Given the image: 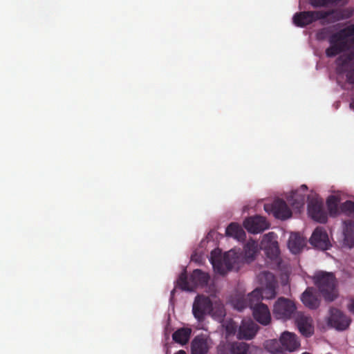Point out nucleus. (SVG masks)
I'll use <instances>...</instances> for the list:
<instances>
[{
	"instance_id": "a18cd8bd",
	"label": "nucleus",
	"mask_w": 354,
	"mask_h": 354,
	"mask_svg": "<svg viewBox=\"0 0 354 354\" xmlns=\"http://www.w3.org/2000/svg\"><path fill=\"white\" fill-rule=\"evenodd\" d=\"M302 354H310V353H309L308 352H305V353H303Z\"/></svg>"
},
{
	"instance_id": "c85d7f7f",
	"label": "nucleus",
	"mask_w": 354,
	"mask_h": 354,
	"mask_svg": "<svg viewBox=\"0 0 354 354\" xmlns=\"http://www.w3.org/2000/svg\"><path fill=\"white\" fill-rule=\"evenodd\" d=\"M232 304L234 308L239 311H241L245 308L249 307L251 308L250 294L248 295L247 297H238L232 299Z\"/></svg>"
},
{
	"instance_id": "4be33fe9",
	"label": "nucleus",
	"mask_w": 354,
	"mask_h": 354,
	"mask_svg": "<svg viewBox=\"0 0 354 354\" xmlns=\"http://www.w3.org/2000/svg\"><path fill=\"white\" fill-rule=\"evenodd\" d=\"M306 241L299 233H292L290 236L288 246L293 254H298L305 246Z\"/></svg>"
},
{
	"instance_id": "79ce46f5",
	"label": "nucleus",
	"mask_w": 354,
	"mask_h": 354,
	"mask_svg": "<svg viewBox=\"0 0 354 354\" xmlns=\"http://www.w3.org/2000/svg\"><path fill=\"white\" fill-rule=\"evenodd\" d=\"M300 189H302L303 191H306L307 190V186L306 185H302Z\"/></svg>"
},
{
	"instance_id": "473e14b6",
	"label": "nucleus",
	"mask_w": 354,
	"mask_h": 354,
	"mask_svg": "<svg viewBox=\"0 0 354 354\" xmlns=\"http://www.w3.org/2000/svg\"><path fill=\"white\" fill-rule=\"evenodd\" d=\"M218 354H232V342H221L217 347Z\"/></svg>"
},
{
	"instance_id": "f03ea898",
	"label": "nucleus",
	"mask_w": 354,
	"mask_h": 354,
	"mask_svg": "<svg viewBox=\"0 0 354 354\" xmlns=\"http://www.w3.org/2000/svg\"><path fill=\"white\" fill-rule=\"evenodd\" d=\"M314 283L326 301H333L337 297L336 280L331 272L320 271L313 277Z\"/></svg>"
},
{
	"instance_id": "bb28decb",
	"label": "nucleus",
	"mask_w": 354,
	"mask_h": 354,
	"mask_svg": "<svg viewBox=\"0 0 354 354\" xmlns=\"http://www.w3.org/2000/svg\"><path fill=\"white\" fill-rule=\"evenodd\" d=\"M339 198L338 196L334 195L328 196L326 201V205L330 216H335L339 214Z\"/></svg>"
},
{
	"instance_id": "a878e982",
	"label": "nucleus",
	"mask_w": 354,
	"mask_h": 354,
	"mask_svg": "<svg viewBox=\"0 0 354 354\" xmlns=\"http://www.w3.org/2000/svg\"><path fill=\"white\" fill-rule=\"evenodd\" d=\"M322 13V19L329 18L330 22H335L342 20L345 18L344 12L342 10L332 9L330 10H320Z\"/></svg>"
},
{
	"instance_id": "2f4dec72",
	"label": "nucleus",
	"mask_w": 354,
	"mask_h": 354,
	"mask_svg": "<svg viewBox=\"0 0 354 354\" xmlns=\"http://www.w3.org/2000/svg\"><path fill=\"white\" fill-rule=\"evenodd\" d=\"M333 34L331 27H325L319 29L316 33V39L319 41L329 40V37Z\"/></svg>"
},
{
	"instance_id": "9b49d317",
	"label": "nucleus",
	"mask_w": 354,
	"mask_h": 354,
	"mask_svg": "<svg viewBox=\"0 0 354 354\" xmlns=\"http://www.w3.org/2000/svg\"><path fill=\"white\" fill-rule=\"evenodd\" d=\"M243 226L248 232L258 234L269 228L270 224L265 217L257 215L247 218L243 222Z\"/></svg>"
},
{
	"instance_id": "b1692460",
	"label": "nucleus",
	"mask_w": 354,
	"mask_h": 354,
	"mask_svg": "<svg viewBox=\"0 0 354 354\" xmlns=\"http://www.w3.org/2000/svg\"><path fill=\"white\" fill-rule=\"evenodd\" d=\"M227 236H232L238 241H243L245 239V232L241 225L236 223H230L225 230Z\"/></svg>"
},
{
	"instance_id": "412c9836",
	"label": "nucleus",
	"mask_w": 354,
	"mask_h": 354,
	"mask_svg": "<svg viewBox=\"0 0 354 354\" xmlns=\"http://www.w3.org/2000/svg\"><path fill=\"white\" fill-rule=\"evenodd\" d=\"M279 341L283 348L289 351H294L300 346L296 335L290 332H284Z\"/></svg>"
},
{
	"instance_id": "4c0bfd02",
	"label": "nucleus",
	"mask_w": 354,
	"mask_h": 354,
	"mask_svg": "<svg viewBox=\"0 0 354 354\" xmlns=\"http://www.w3.org/2000/svg\"><path fill=\"white\" fill-rule=\"evenodd\" d=\"M262 350L261 348L249 344L247 354H261Z\"/></svg>"
},
{
	"instance_id": "cd10ccee",
	"label": "nucleus",
	"mask_w": 354,
	"mask_h": 354,
	"mask_svg": "<svg viewBox=\"0 0 354 354\" xmlns=\"http://www.w3.org/2000/svg\"><path fill=\"white\" fill-rule=\"evenodd\" d=\"M259 281L262 286L277 285L274 275L269 271H263L258 276Z\"/></svg>"
},
{
	"instance_id": "1a4fd4ad",
	"label": "nucleus",
	"mask_w": 354,
	"mask_h": 354,
	"mask_svg": "<svg viewBox=\"0 0 354 354\" xmlns=\"http://www.w3.org/2000/svg\"><path fill=\"white\" fill-rule=\"evenodd\" d=\"M322 17L323 16H322L320 10L301 11L296 12L293 15L292 21L296 26L304 28L321 20Z\"/></svg>"
},
{
	"instance_id": "423d86ee",
	"label": "nucleus",
	"mask_w": 354,
	"mask_h": 354,
	"mask_svg": "<svg viewBox=\"0 0 354 354\" xmlns=\"http://www.w3.org/2000/svg\"><path fill=\"white\" fill-rule=\"evenodd\" d=\"M192 312L198 322H203L207 314H213V304L208 297L198 295L193 304Z\"/></svg>"
},
{
	"instance_id": "7ed1b4c3",
	"label": "nucleus",
	"mask_w": 354,
	"mask_h": 354,
	"mask_svg": "<svg viewBox=\"0 0 354 354\" xmlns=\"http://www.w3.org/2000/svg\"><path fill=\"white\" fill-rule=\"evenodd\" d=\"M209 278L208 273L196 269L192 272L188 280L186 271H184L178 277V284L183 290L192 291L198 286L204 287L207 286Z\"/></svg>"
},
{
	"instance_id": "39448f33",
	"label": "nucleus",
	"mask_w": 354,
	"mask_h": 354,
	"mask_svg": "<svg viewBox=\"0 0 354 354\" xmlns=\"http://www.w3.org/2000/svg\"><path fill=\"white\" fill-rule=\"evenodd\" d=\"M296 309L293 301L284 297H279L274 305L273 315L278 319L287 320L292 317Z\"/></svg>"
},
{
	"instance_id": "e433bc0d",
	"label": "nucleus",
	"mask_w": 354,
	"mask_h": 354,
	"mask_svg": "<svg viewBox=\"0 0 354 354\" xmlns=\"http://www.w3.org/2000/svg\"><path fill=\"white\" fill-rule=\"evenodd\" d=\"M308 3L314 8H325L329 5L328 0H308Z\"/></svg>"
},
{
	"instance_id": "f704fd0d",
	"label": "nucleus",
	"mask_w": 354,
	"mask_h": 354,
	"mask_svg": "<svg viewBox=\"0 0 354 354\" xmlns=\"http://www.w3.org/2000/svg\"><path fill=\"white\" fill-rule=\"evenodd\" d=\"M340 208L342 212H345L348 216L354 217V202L346 201L342 204Z\"/></svg>"
},
{
	"instance_id": "c03bdc74",
	"label": "nucleus",
	"mask_w": 354,
	"mask_h": 354,
	"mask_svg": "<svg viewBox=\"0 0 354 354\" xmlns=\"http://www.w3.org/2000/svg\"><path fill=\"white\" fill-rule=\"evenodd\" d=\"M350 107L354 111V100L351 102Z\"/></svg>"
},
{
	"instance_id": "c9c22d12",
	"label": "nucleus",
	"mask_w": 354,
	"mask_h": 354,
	"mask_svg": "<svg viewBox=\"0 0 354 354\" xmlns=\"http://www.w3.org/2000/svg\"><path fill=\"white\" fill-rule=\"evenodd\" d=\"M245 250L248 257H252L257 251V243L255 241H249L245 245Z\"/></svg>"
},
{
	"instance_id": "7c9ffc66",
	"label": "nucleus",
	"mask_w": 354,
	"mask_h": 354,
	"mask_svg": "<svg viewBox=\"0 0 354 354\" xmlns=\"http://www.w3.org/2000/svg\"><path fill=\"white\" fill-rule=\"evenodd\" d=\"M249 344L245 342H232V354H247Z\"/></svg>"
},
{
	"instance_id": "a19ab883",
	"label": "nucleus",
	"mask_w": 354,
	"mask_h": 354,
	"mask_svg": "<svg viewBox=\"0 0 354 354\" xmlns=\"http://www.w3.org/2000/svg\"><path fill=\"white\" fill-rule=\"evenodd\" d=\"M328 4L340 2L342 0H328Z\"/></svg>"
},
{
	"instance_id": "4468645a",
	"label": "nucleus",
	"mask_w": 354,
	"mask_h": 354,
	"mask_svg": "<svg viewBox=\"0 0 354 354\" xmlns=\"http://www.w3.org/2000/svg\"><path fill=\"white\" fill-rule=\"evenodd\" d=\"M277 285H268L254 289L250 293V299L257 302H261L264 299H270L275 297Z\"/></svg>"
},
{
	"instance_id": "6e6552de",
	"label": "nucleus",
	"mask_w": 354,
	"mask_h": 354,
	"mask_svg": "<svg viewBox=\"0 0 354 354\" xmlns=\"http://www.w3.org/2000/svg\"><path fill=\"white\" fill-rule=\"evenodd\" d=\"M264 209L267 212H271L275 218L286 220L292 216V212L286 203L280 198L276 199L272 204H266Z\"/></svg>"
},
{
	"instance_id": "72a5a7b5",
	"label": "nucleus",
	"mask_w": 354,
	"mask_h": 354,
	"mask_svg": "<svg viewBox=\"0 0 354 354\" xmlns=\"http://www.w3.org/2000/svg\"><path fill=\"white\" fill-rule=\"evenodd\" d=\"M225 329L226 337L234 335L237 330V324L232 320H230L225 322L224 325Z\"/></svg>"
},
{
	"instance_id": "a211bd4d",
	"label": "nucleus",
	"mask_w": 354,
	"mask_h": 354,
	"mask_svg": "<svg viewBox=\"0 0 354 354\" xmlns=\"http://www.w3.org/2000/svg\"><path fill=\"white\" fill-rule=\"evenodd\" d=\"M301 299L304 306L310 309H316L320 304L317 292L316 290L312 287L306 288L302 293Z\"/></svg>"
},
{
	"instance_id": "58836bf2",
	"label": "nucleus",
	"mask_w": 354,
	"mask_h": 354,
	"mask_svg": "<svg viewBox=\"0 0 354 354\" xmlns=\"http://www.w3.org/2000/svg\"><path fill=\"white\" fill-rule=\"evenodd\" d=\"M348 310L353 314H354V298L350 300L349 304H348Z\"/></svg>"
},
{
	"instance_id": "393cba45",
	"label": "nucleus",
	"mask_w": 354,
	"mask_h": 354,
	"mask_svg": "<svg viewBox=\"0 0 354 354\" xmlns=\"http://www.w3.org/2000/svg\"><path fill=\"white\" fill-rule=\"evenodd\" d=\"M192 329L189 328H181L176 330L172 335L173 340L181 345L186 344L190 338Z\"/></svg>"
},
{
	"instance_id": "ea45409f",
	"label": "nucleus",
	"mask_w": 354,
	"mask_h": 354,
	"mask_svg": "<svg viewBox=\"0 0 354 354\" xmlns=\"http://www.w3.org/2000/svg\"><path fill=\"white\" fill-rule=\"evenodd\" d=\"M218 311L219 316H221V317L224 316V310H223V306L218 307Z\"/></svg>"
},
{
	"instance_id": "2eb2a0df",
	"label": "nucleus",
	"mask_w": 354,
	"mask_h": 354,
	"mask_svg": "<svg viewBox=\"0 0 354 354\" xmlns=\"http://www.w3.org/2000/svg\"><path fill=\"white\" fill-rule=\"evenodd\" d=\"M296 324L299 332L305 337H310L314 333L313 321L310 316L299 313L296 317Z\"/></svg>"
},
{
	"instance_id": "c756f323",
	"label": "nucleus",
	"mask_w": 354,
	"mask_h": 354,
	"mask_svg": "<svg viewBox=\"0 0 354 354\" xmlns=\"http://www.w3.org/2000/svg\"><path fill=\"white\" fill-rule=\"evenodd\" d=\"M291 198L292 200V205L295 208L299 209L305 203V195L300 194L298 190L292 192Z\"/></svg>"
},
{
	"instance_id": "20e7f679",
	"label": "nucleus",
	"mask_w": 354,
	"mask_h": 354,
	"mask_svg": "<svg viewBox=\"0 0 354 354\" xmlns=\"http://www.w3.org/2000/svg\"><path fill=\"white\" fill-rule=\"evenodd\" d=\"M210 260L214 270L222 275L231 270L236 263L234 254H231V251L225 252L221 256L219 250H214L212 252Z\"/></svg>"
},
{
	"instance_id": "dca6fc26",
	"label": "nucleus",
	"mask_w": 354,
	"mask_h": 354,
	"mask_svg": "<svg viewBox=\"0 0 354 354\" xmlns=\"http://www.w3.org/2000/svg\"><path fill=\"white\" fill-rule=\"evenodd\" d=\"M259 326L252 320H243L237 333L239 339H252L257 334Z\"/></svg>"
},
{
	"instance_id": "ddd939ff",
	"label": "nucleus",
	"mask_w": 354,
	"mask_h": 354,
	"mask_svg": "<svg viewBox=\"0 0 354 354\" xmlns=\"http://www.w3.org/2000/svg\"><path fill=\"white\" fill-rule=\"evenodd\" d=\"M308 211L310 217L321 223H325L328 216L323 207V203L318 199L311 200L308 205Z\"/></svg>"
},
{
	"instance_id": "9d476101",
	"label": "nucleus",
	"mask_w": 354,
	"mask_h": 354,
	"mask_svg": "<svg viewBox=\"0 0 354 354\" xmlns=\"http://www.w3.org/2000/svg\"><path fill=\"white\" fill-rule=\"evenodd\" d=\"M251 309L254 318L262 325L266 326L271 321L270 310L267 305L250 300Z\"/></svg>"
},
{
	"instance_id": "aec40b11",
	"label": "nucleus",
	"mask_w": 354,
	"mask_h": 354,
	"mask_svg": "<svg viewBox=\"0 0 354 354\" xmlns=\"http://www.w3.org/2000/svg\"><path fill=\"white\" fill-rule=\"evenodd\" d=\"M209 349L208 339L204 335L196 336L191 343L192 354H207Z\"/></svg>"
},
{
	"instance_id": "5701e85b",
	"label": "nucleus",
	"mask_w": 354,
	"mask_h": 354,
	"mask_svg": "<svg viewBox=\"0 0 354 354\" xmlns=\"http://www.w3.org/2000/svg\"><path fill=\"white\" fill-rule=\"evenodd\" d=\"M344 245L349 248L354 247V221L347 220L344 222Z\"/></svg>"
},
{
	"instance_id": "f8f14e48",
	"label": "nucleus",
	"mask_w": 354,
	"mask_h": 354,
	"mask_svg": "<svg viewBox=\"0 0 354 354\" xmlns=\"http://www.w3.org/2000/svg\"><path fill=\"white\" fill-rule=\"evenodd\" d=\"M310 243L315 248L322 250H326L331 246L327 232L321 227L315 228L310 239Z\"/></svg>"
},
{
	"instance_id": "f257e3e1",
	"label": "nucleus",
	"mask_w": 354,
	"mask_h": 354,
	"mask_svg": "<svg viewBox=\"0 0 354 354\" xmlns=\"http://www.w3.org/2000/svg\"><path fill=\"white\" fill-rule=\"evenodd\" d=\"M330 46L326 50L328 57H333L348 49L354 44V24L347 26L329 37Z\"/></svg>"
},
{
	"instance_id": "f3484780",
	"label": "nucleus",
	"mask_w": 354,
	"mask_h": 354,
	"mask_svg": "<svg viewBox=\"0 0 354 354\" xmlns=\"http://www.w3.org/2000/svg\"><path fill=\"white\" fill-rule=\"evenodd\" d=\"M275 236L274 232H269L263 236L262 243H266L265 245V251L268 257L274 259L277 257L279 250L278 242L273 240Z\"/></svg>"
},
{
	"instance_id": "6ab92c4d",
	"label": "nucleus",
	"mask_w": 354,
	"mask_h": 354,
	"mask_svg": "<svg viewBox=\"0 0 354 354\" xmlns=\"http://www.w3.org/2000/svg\"><path fill=\"white\" fill-rule=\"evenodd\" d=\"M350 63V58L347 56H339L336 59V71L338 74L346 73V80L349 84H354V68L347 71Z\"/></svg>"
},
{
	"instance_id": "0eeeda50",
	"label": "nucleus",
	"mask_w": 354,
	"mask_h": 354,
	"mask_svg": "<svg viewBox=\"0 0 354 354\" xmlns=\"http://www.w3.org/2000/svg\"><path fill=\"white\" fill-rule=\"evenodd\" d=\"M351 319L340 310L331 308L328 324L337 330H344L348 328Z\"/></svg>"
},
{
	"instance_id": "37998d69",
	"label": "nucleus",
	"mask_w": 354,
	"mask_h": 354,
	"mask_svg": "<svg viewBox=\"0 0 354 354\" xmlns=\"http://www.w3.org/2000/svg\"><path fill=\"white\" fill-rule=\"evenodd\" d=\"M175 354H186V352L185 351H183V350H180L177 353H176Z\"/></svg>"
}]
</instances>
